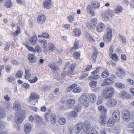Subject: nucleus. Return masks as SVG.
<instances>
[{
  "instance_id": "5fc2aeb1",
  "label": "nucleus",
  "mask_w": 134,
  "mask_h": 134,
  "mask_svg": "<svg viewBox=\"0 0 134 134\" xmlns=\"http://www.w3.org/2000/svg\"><path fill=\"white\" fill-rule=\"evenodd\" d=\"M82 90L80 88L77 87L74 89L72 92L74 93H79L81 92Z\"/></svg>"
},
{
  "instance_id": "423d86ee",
  "label": "nucleus",
  "mask_w": 134,
  "mask_h": 134,
  "mask_svg": "<svg viewBox=\"0 0 134 134\" xmlns=\"http://www.w3.org/2000/svg\"><path fill=\"white\" fill-rule=\"evenodd\" d=\"M82 129L84 132L90 131L91 130V124L90 122L88 121H86L83 123L82 122Z\"/></svg>"
},
{
  "instance_id": "6e6d98bb",
  "label": "nucleus",
  "mask_w": 134,
  "mask_h": 134,
  "mask_svg": "<svg viewBox=\"0 0 134 134\" xmlns=\"http://www.w3.org/2000/svg\"><path fill=\"white\" fill-rule=\"evenodd\" d=\"M79 42L77 41H76L74 44V47L72 48H74L75 49H77L79 47Z\"/></svg>"
},
{
  "instance_id": "1a4fd4ad",
  "label": "nucleus",
  "mask_w": 134,
  "mask_h": 134,
  "mask_svg": "<svg viewBox=\"0 0 134 134\" xmlns=\"http://www.w3.org/2000/svg\"><path fill=\"white\" fill-rule=\"evenodd\" d=\"M82 122H80L77 124L74 127V132L76 134H78L82 129Z\"/></svg>"
},
{
  "instance_id": "39448f33",
  "label": "nucleus",
  "mask_w": 134,
  "mask_h": 134,
  "mask_svg": "<svg viewBox=\"0 0 134 134\" xmlns=\"http://www.w3.org/2000/svg\"><path fill=\"white\" fill-rule=\"evenodd\" d=\"M117 104V100L113 98L108 99L105 104V106L109 108H113L115 107Z\"/></svg>"
},
{
  "instance_id": "052dcab7",
  "label": "nucleus",
  "mask_w": 134,
  "mask_h": 134,
  "mask_svg": "<svg viewBox=\"0 0 134 134\" xmlns=\"http://www.w3.org/2000/svg\"><path fill=\"white\" fill-rule=\"evenodd\" d=\"M38 79L37 77H35L33 79H30L29 80V81L31 83H33L36 82L38 80Z\"/></svg>"
},
{
  "instance_id": "2eb2a0df",
  "label": "nucleus",
  "mask_w": 134,
  "mask_h": 134,
  "mask_svg": "<svg viewBox=\"0 0 134 134\" xmlns=\"http://www.w3.org/2000/svg\"><path fill=\"white\" fill-rule=\"evenodd\" d=\"M38 41L40 45L43 48L45 49L47 48V41L46 40L44 39H40L38 40Z\"/></svg>"
},
{
  "instance_id": "4468645a",
  "label": "nucleus",
  "mask_w": 134,
  "mask_h": 134,
  "mask_svg": "<svg viewBox=\"0 0 134 134\" xmlns=\"http://www.w3.org/2000/svg\"><path fill=\"white\" fill-rule=\"evenodd\" d=\"M105 28L104 24L102 23H99L96 26L97 31L99 32H102Z\"/></svg>"
},
{
  "instance_id": "8fccbe9b",
  "label": "nucleus",
  "mask_w": 134,
  "mask_h": 134,
  "mask_svg": "<svg viewBox=\"0 0 134 134\" xmlns=\"http://www.w3.org/2000/svg\"><path fill=\"white\" fill-rule=\"evenodd\" d=\"M109 75V73L106 70L103 72L101 74V76L103 78H105L108 76Z\"/></svg>"
},
{
  "instance_id": "4c0bfd02",
  "label": "nucleus",
  "mask_w": 134,
  "mask_h": 134,
  "mask_svg": "<svg viewBox=\"0 0 134 134\" xmlns=\"http://www.w3.org/2000/svg\"><path fill=\"white\" fill-rule=\"evenodd\" d=\"M119 36L120 41L123 44H125L126 42V38L124 36L120 35H119Z\"/></svg>"
},
{
  "instance_id": "f03ea898",
  "label": "nucleus",
  "mask_w": 134,
  "mask_h": 134,
  "mask_svg": "<svg viewBox=\"0 0 134 134\" xmlns=\"http://www.w3.org/2000/svg\"><path fill=\"white\" fill-rule=\"evenodd\" d=\"M115 91L114 88L112 87H110L104 90L103 92L104 98L106 99L111 98Z\"/></svg>"
},
{
  "instance_id": "6ab92c4d",
  "label": "nucleus",
  "mask_w": 134,
  "mask_h": 134,
  "mask_svg": "<svg viewBox=\"0 0 134 134\" xmlns=\"http://www.w3.org/2000/svg\"><path fill=\"white\" fill-rule=\"evenodd\" d=\"M120 97L124 99H129L130 98V95L124 91H122L120 93Z\"/></svg>"
},
{
  "instance_id": "de8ad7c7",
  "label": "nucleus",
  "mask_w": 134,
  "mask_h": 134,
  "mask_svg": "<svg viewBox=\"0 0 134 134\" xmlns=\"http://www.w3.org/2000/svg\"><path fill=\"white\" fill-rule=\"evenodd\" d=\"M97 51L96 50L93 52V54L92 55V59L94 60V61H95L96 60V58L97 57Z\"/></svg>"
},
{
  "instance_id": "79ce46f5",
  "label": "nucleus",
  "mask_w": 134,
  "mask_h": 134,
  "mask_svg": "<svg viewBox=\"0 0 134 134\" xmlns=\"http://www.w3.org/2000/svg\"><path fill=\"white\" fill-rule=\"evenodd\" d=\"M24 45L29 51L34 52L35 51V49L33 47L30 46L26 43H25Z\"/></svg>"
},
{
  "instance_id": "bf43d9fd",
  "label": "nucleus",
  "mask_w": 134,
  "mask_h": 134,
  "mask_svg": "<svg viewBox=\"0 0 134 134\" xmlns=\"http://www.w3.org/2000/svg\"><path fill=\"white\" fill-rule=\"evenodd\" d=\"M42 35L43 37L46 38H48L50 37L49 35L46 32H43L42 33Z\"/></svg>"
},
{
  "instance_id": "20e7f679",
  "label": "nucleus",
  "mask_w": 134,
  "mask_h": 134,
  "mask_svg": "<svg viewBox=\"0 0 134 134\" xmlns=\"http://www.w3.org/2000/svg\"><path fill=\"white\" fill-rule=\"evenodd\" d=\"M81 110V107L76 105L72 111H71L68 114L69 117L76 118L77 116L78 112L80 111Z\"/></svg>"
},
{
  "instance_id": "4d7b16f0",
  "label": "nucleus",
  "mask_w": 134,
  "mask_h": 134,
  "mask_svg": "<svg viewBox=\"0 0 134 134\" xmlns=\"http://www.w3.org/2000/svg\"><path fill=\"white\" fill-rule=\"evenodd\" d=\"M15 80V78L14 77L12 76H10L7 78V81L9 82H11L14 81Z\"/></svg>"
},
{
  "instance_id": "b1692460",
  "label": "nucleus",
  "mask_w": 134,
  "mask_h": 134,
  "mask_svg": "<svg viewBox=\"0 0 134 134\" xmlns=\"http://www.w3.org/2000/svg\"><path fill=\"white\" fill-rule=\"evenodd\" d=\"M28 58L30 62L31 63H34L36 61V57L34 55L31 54H29L28 55Z\"/></svg>"
},
{
  "instance_id": "680f3d73",
  "label": "nucleus",
  "mask_w": 134,
  "mask_h": 134,
  "mask_svg": "<svg viewBox=\"0 0 134 134\" xmlns=\"http://www.w3.org/2000/svg\"><path fill=\"white\" fill-rule=\"evenodd\" d=\"M111 58L113 60L116 61L118 58V57L116 54H114L112 55Z\"/></svg>"
},
{
  "instance_id": "9b49d317",
  "label": "nucleus",
  "mask_w": 134,
  "mask_h": 134,
  "mask_svg": "<svg viewBox=\"0 0 134 134\" xmlns=\"http://www.w3.org/2000/svg\"><path fill=\"white\" fill-rule=\"evenodd\" d=\"M76 102L75 100L74 99H69L66 102V104L69 109H71L73 106Z\"/></svg>"
},
{
  "instance_id": "c85d7f7f",
  "label": "nucleus",
  "mask_w": 134,
  "mask_h": 134,
  "mask_svg": "<svg viewBox=\"0 0 134 134\" xmlns=\"http://www.w3.org/2000/svg\"><path fill=\"white\" fill-rule=\"evenodd\" d=\"M123 10L122 7L120 5H118L116 6V8L114 10L115 13L117 14L122 12Z\"/></svg>"
},
{
  "instance_id": "c756f323",
  "label": "nucleus",
  "mask_w": 134,
  "mask_h": 134,
  "mask_svg": "<svg viewBox=\"0 0 134 134\" xmlns=\"http://www.w3.org/2000/svg\"><path fill=\"white\" fill-rule=\"evenodd\" d=\"M51 122L53 124H55L56 122V117L54 113L51 115Z\"/></svg>"
},
{
  "instance_id": "e433bc0d",
  "label": "nucleus",
  "mask_w": 134,
  "mask_h": 134,
  "mask_svg": "<svg viewBox=\"0 0 134 134\" xmlns=\"http://www.w3.org/2000/svg\"><path fill=\"white\" fill-rule=\"evenodd\" d=\"M103 101V98L102 96H99L97 101L96 103L98 105L102 104Z\"/></svg>"
},
{
  "instance_id": "37998d69",
  "label": "nucleus",
  "mask_w": 134,
  "mask_h": 134,
  "mask_svg": "<svg viewBox=\"0 0 134 134\" xmlns=\"http://www.w3.org/2000/svg\"><path fill=\"white\" fill-rule=\"evenodd\" d=\"M25 77L26 79L29 78L31 76V74L30 73V71L29 70H26L25 69Z\"/></svg>"
},
{
  "instance_id": "49530a36",
  "label": "nucleus",
  "mask_w": 134,
  "mask_h": 134,
  "mask_svg": "<svg viewBox=\"0 0 134 134\" xmlns=\"http://www.w3.org/2000/svg\"><path fill=\"white\" fill-rule=\"evenodd\" d=\"M58 122L61 125H64L66 122V119L64 118H61L59 120Z\"/></svg>"
},
{
  "instance_id": "603ef678",
  "label": "nucleus",
  "mask_w": 134,
  "mask_h": 134,
  "mask_svg": "<svg viewBox=\"0 0 134 134\" xmlns=\"http://www.w3.org/2000/svg\"><path fill=\"white\" fill-rule=\"evenodd\" d=\"M115 120L113 118H110L109 119L108 122V124H111V125H113L115 124Z\"/></svg>"
},
{
  "instance_id": "09e8293b",
  "label": "nucleus",
  "mask_w": 134,
  "mask_h": 134,
  "mask_svg": "<svg viewBox=\"0 0 134 134\" xmlns=\"http://www.w3.org/2000/svg\"><path fill=\"white\" fill-rule=\"evenodd\" d=\"M52 114L51 112L46 113L45 116V117L47 121H49V119L51 117V115Z\"/></svg>"
},
{
  "instance_id": "69168bd1",
  "label": "nucleus",
  "mask_w": 134,
  "mask_h": 134,
  "mask_svg": "<svg viewBox=\"0 0 134 134\" xmlns=\"http://www.w3.org/2000/svg\"><path fill=\"white\" fill-rule=\"evenodd\" d=\"M10 46V43L8 42L7 43L5 46L4 49L5 51H8L9 50Z\"/></svg>"
},
{
  "instance_id": "4be33fe9",
  "label": "nucleus",
  "mask_w": 134,
  "mask_h": 134,
  "mask_svg": "<svg viewBox=\"0 0 134 134\" xmlns=\"http://www.w3.org/2000/svg\"><path fill=\"white\" fill-rule=\"evenodd\" d=\"M91 102L92 103L94 102L96 100V97L95 94L93 93H90L88 94Z\"/></svg>"
},
{
  "instance_id": "412c9836",
  "label": "nucleus",
  "mask_w": 134,
  "mask_h": 134,
  "mask_svg": "<svg viewBox=\"0 0 134 134\" xmlns=\"http://www.w3.org/2000/svg\"><path fill=\"white\" fill-rule=\"evenodd\" d=\"M106 114L101 113L100 117L99 119V121L101 124H104L105 123Z\"/></svg>"
},
{
  "instance_id": "0eeeda50",
  "label": "nucleus",
  "mask_w": 134,
  "mask_h": 134,
  "mask_svg": "<svg viewBox=\"0 0 134 134\" xmlns=\"http://www.w3.org/2000/svg\"><path fill=\"white\" fill-rule=\"evenodd\" d=\"M122 116L125 121H129L130 119V114L129 111L126 109L124 110L122 112Z\"/></svg>"
},
{
  "instance_id": "3c124183",
  "label": "nucleus",
  "mask_w": 134,
  "mask_h": 134,
  "mask_svg": "<svg viewBox=\"0 0 134 134\" xmlns=\"http://www.w3.org/2000/svg\"><path fill=\"white\" fill-rule=\"evenodd\" d=\"M73 57L76 59H80V54L77 52H74L73 55Z\"/></svg>"
},
{
  "instance_id": "dca6fc26",
  "label": "nucleus",
  "mask_w": 134,
  "mask_h": 134,
  "mask_svg": "<svg viewBox=\"0 0 134 134\" xmlns=\"http://www.w3.org/2000/svg\"><path fill=\"white\" fill-rule=\"evenodd\" d=\"M112 37V36L105 34L103 36V40L107 43L110 42L111 41Z\"/></svg>"
},
{
  "instance_id": "7ed1b4c3",
  "label": "nucleus",
  "mask_w": 134,
  "mask_h": 134,
  "mask_svg": "<svg viewBox=\"0 0 134 134\" xmlns=\"http://www.w3.org/2000/svg\"><path fill=\"white\" fill-rule=\"evenodd\" d=\"M79 100L86 107H88L90 104V99L87 94L83 93L80 97Z\"/></svg>"
},
{
  "instance_id": "5701e85b",
  "label": "nucleus",
  "mask_w": 134,
  "mask_h": 134,
  "mask_svg": "<svg viewBox=\"0 0 134 134\" xmlns=\"http://www.w3.org/2000/svg\"><path fill=\"white\" fill-rule=\"evenodd\" d=\"M39 98V96L35 93H32L31 94L30 97V100H29V102H31L32 100L37 99Z\"/></svg>"
},
{
  "instance_id": "6e6552de",
  "label": "nucleus",
  "mask_w": 134,
  "mask_h": 134,
  "mask_svg": "<svg viewBox=\"0 0 134 134\" xmlns=\"http://www.w3.org/2000/svg\"><path fill=\"white\" fill-rule=\"evenodd\" d=\"M112 117L116 121H118L120 119V114L119 111L118 110H114L113 112Z\"/></svg>"
},
{
  "instance_id": "cd10ccee",
  "label": "nucleus",
  "mask_w": 134,
  "mask_h": 134,
  "mask_svg": "<svg viewBox=\"0 0 134 134\" xmlns=\"http://www.w3.org/2000/svg\"><path fill=\"white\" fill-rule=\"evenodd\" d=\"M5 111L4 109L0 107V119L4 118L6 116Z\"/></svg>"
},
{
  "instance_id": "f257e3e1",
  "label": "nucleus",
  "mask_w": 134,
  "mask_h": 134,
  "mask_svg": "<svg viewBox=\"0 0 134 134\" xmlns=\"http://www.w3.org/2000/svg\"><path fill=\"white\" fill-rule=\"evenodd\" d=\"M13 109L17 111L16 114V118L15 121L18 125L15 127L18 131L20 130V126L19 125L21 124L25 118V111L24 110H21V107L19 102L18 100H15L14 103Z\"/></svg>"
},
{
  "instance_id": "c9c22d12",
  "label": "nucleus",
  "mask_w": 134,
  "mask_h": 134,
  "mask_svg": "<svg viewBox=\"0 0 134 134\" xmlns=\"http://www.w3.org/2000/svg\"><path fill=\"white\" fill-rule=\"evenodd\" d=\"M12 3L11 1L10 0H8L6 1L5 6L7 8H10L12 6Z\"/></svg>"
},
{
  "instance_id": "f704fd0d",
  "label": "nucleus",
  "mask_w": 134,
  "mask_h": 134,
  "mask_svg": "<svg viewBox=\"0 0 134 134\" xmlns=\"http://www.w3.org/2000/svg\"><path fill=\"white\" fill-rule=\"evenodd\" d=\"M97 82L96 81H92L89 83V86L91 88H94L97 86Z\"/></svg>"
},
{
  "instance_id": "473e14b6",
  "label": "nucleus",
  "mask_w": 134,
  "mask_h": 134,
  "mask_svg": "<svg viewBox=\"0 0 134 134\" xmlns=\"http://www.w3.org/2000/svg\"><path fill=\"white\" fill-rule=\"evenodd\" d=\"M98 109L99 110L102 112V113L103 114H107V109L105 108L104 106L102 105L99 106L98 107Z\"/></svg>"
},
{
  "instance_id": "0e129e2a",
  "label": "nucleus",
  "mask_w": 134,
  "mask_h": 134,
  "mask_svg": "<svg viewBox=\"0 0 134 134\" xmlns=\"http://www.w3.org/2000/svg\"><path fill=\"white\" fill-rule=\"evenodd\" d=\"M97 19L96 18H93L91 20V23L95 25L97 23Z\"/></svg>"
},
{
  "instance_id": "393cba45",
  "label": "nucleus",
  "mask_w": 134,
  "mask_h": 134,
  "mask_svg": "<svg viewBox=\"0 0 134 134\" xmlns=\"http://www.w3.org/2000/svg\"><path fill=\"white\" fill-rule=\"evenodd\" d=\"M52 2L49 1L47 0L43 2V5L44 7L47 9H49L51 8Z\"/></svg>"
},
{
  "instance_id": "bb28decb",
  "label": "nucleus",
  "mask_w": 134,
  "mask_h": 134,
  "mask_svg": "<svg viewBox=\"0 0 134 134\" xmlns=\"http://www.w3.org/2000/svg\"><path fill=\"white\" fill-rule=\"evenodd\" d=\"M37 38L36 36H34L30 39V41L31 44L33 46H35L37 43Z\"/></svg>"
},
{
  "instance_id": "58836bf2",
  "label": "nucleus",
  "mask_w": 134,
  "mask_h": 134,
  "mask_svg": "<svg viewBox=\"0 0 134 134\" xmlns=\"http://www.w3.org/2000/svg\"><path fill=\"white\" fill-rule=\"evenodd\" d=\"M74 32L76 36H78L81 34L80 30L79 29H76L74 30Z\"/></svg>"
},
{
  "instance_id": "7c9ffc66",
  "label": "nucleus",
  "mask_w": 134,
  "mask_h": 134,
  "mask_svg": "<svg viewBox=\"0 0 134 134\" xmlns=\"http://www.w3.org/2000/svg\"><path fill=\"white\" fill-rule=\"evenodd\" d=\"M115 85L116 87L120 89H123L125 87V85L121 82L116 83Z\"/></svg>"
},
{
  "instance_id": "774afa93",
  "label": "nucleus",
  "mask_w": 134,
  "mask_h": 134,
  "mask_svg": "<svg viewBox=\"0 0 134 134\" xmlns=\"http://www.w3.org/2000/svg\"><path fill=\"white\" fill-rule=\"evenodd\" d=\"M129 128H132L134 127V121H132L129 123L127 126Z\"/></svg>"
},
{
  "instance_id": "a18cd8bd",
  "label": "nucleus",
  "mask_w": 134,
  "mask_h": 134,
  "mask_svg": "<svg viewBox=\"0 0 134 134\" xmlns=\"http://www.w3.org/2000/svg\"><path fill=\"white\" fill-rule=\"evenodd\" d=\"M35 120L38 123L41 122L42 121V119L40 116L38 115H35Z\"/></svg>"
},
{
  "instance_id": "a878e982",
  "label": "nucleus",
  "mask_w": 134,
  "mask_h": 134,
  "mask_svg": "<svg viewBox=\"0 0 134 134\" xmlns=\"http://www.w3.org/2000/svg\"><path fill=\"white\" fill-rule=\"evenodd\" d=\"M91 4L92 7L94 9L99 8L100 6L99 4L96 2H91Z\"/></svg>"
},
{
  "instance_id": "ddd939ff",
  "label": "nucleus",
  "mask_w": 134,
  "mask_h": 134,
  "mask_svg": "<svg viewBox=\"0 0 134 134\" xmlns=\"http://www.w3.org/2000/svg\"><path fill=\"white\" fill-rule=\"evenodd\" d=\"M49 49L51 51L58 52H59L58 49L56 48L54 44L52 43H49L48 44Z\"/></svg>"
},
{
  "instance_id": "f8f14e48",
  "label": "nucleus",
  "mask_w": 134,
  "mask_h": 134,
  "mask_svg": "<svg viewBox=\"0 0 134 134\" xmlns=\"http://www.w3.org/2000/svg\"><path fill=\"white\" fill-rule=\"evenodd\" d=\"M24 130L25 133L28 134L31 131V124L29 123L25 124L24 125Z\"/></svg>"
},
{
  "instance_id": "a19ab883",
  "label": "nucleus",
  "mask_w": 134,
  "mask_h": 134,
  "mask_svg": "<svg viewBox=\"0 0 134 134\" xmlns=\"http://www.w3.org/2000/svg\"><path fill=\"white\" fill-rule=\"evenodd\" d=\"M35 51L34 52H37L38 53H41L42 51V49L38 45H36L35 47Z\"/></svg>"
},
{
  "instance_id": "c03bdc74",
  "label": "nucleus",
  "mask_w": 134,
  "mask_h": 134,
  "mask_svg": "<svg viewBox=\"0 0 134 134\" xmlns=\"http://www.w3.org/2000/svg\"><path fill=\"white\" fill-rule=\"evenodd\" d=\"M106 32L105 34L112 36V30L111 28L109 27H107L106 29Z\"/></svg>"
},
{
  "instance_id": "e2e57ef3",
  "label": "nucleus",
  "mask_w": 134,
  "mask_h": 134,
  "mask_svg": "<svg viewBox=\"0 0 134 134\" xmlns=\"http://www.w3.org/2000/svg\"><path fill=\"white\" fill-rule=\"evenodd\" d=\"M87 26L89 29L92 30L95 28V25L92 24L91 23V24H89Z\"/></svg>"
},
{
  "instance_id": "ea45409f",
  "label": "nucleus",
  "mask_w": 134,
  "mask_h": 134,
  "mask_svg": "<svg viewBox=\"0 0 134 134\" xmlns=\"http://www.w3.org/2000/svg\"><path fill=\"white\" fill-rule=\"evenodd\" d=\"M107 13L106 12H103L102 14L103 19L105 20H109V18L107 14Z\"/></svg>"
},
{
  "instance_id": "13d9d810",
  "label": "nucleus",
  "mask_w": 134,
  "mask_h": 134,
  "mask_svg": "<svg viewBox=\"0 0 134 134\" xmlns=\"http://www.w3.org/2000/svg\"><path fill=\"white\" fill-rule=\"evenodd\" d=\"M67 19L69 22L71 23L74 20V16L73 15H70L68 17Z\"/></svg>"
},
{
  "instance_id": "a211bd4d",
  "label": "nucleus",
  "mask_w": 134,
  "mask_h": 134,
  "mask_svg": "<svg viewBox=\"0 0 134 134\" xmlns=\"http://www.w3.org/2000/svg\"><path fill=\"white\" fill-rule=\"evenodd\" d=\"M56 63L51 62L49 63L48 64L49 66L54 71H56L59 70L58 67L55 65H56Z\"/></svg>"
},
{
  "instance_id": "864d4df0",
  "label": "nucleus",
  "mask_w": 134,
  "mask_h": 134,
  "mask_svg": "<svg viewBox=\"0 0 134 134\" xmlns=\"http://www.w3.org/2000/svg\"><path fill=\"white\" fill-rule=\"evenodd\" d=\"M5 126V123L2 120H0V130L4 129Z\"/></svg>"
},
{
  "instance_id": "72a5a7b5",
  "label": "nucleus",
  "mask_w": 134,
  "mask_h": 134,
  "mask_svg": "<svg viewBox=\"0 0 134 134\" xmlns=\"http://www.w3.org/2000/svg\"><path fill=\"white\" fill-rule=\"evenodd\" d=\"M23 74V73L22 71L19 70L18 71L15 76L17 78H20L22 77Z\"/></svg>"
},
{
  "instance_id": "2f4dec72",
  "label": "nucleus",
  "mask_w": 134,
  "mask_h": 134,
  "mask_svg": "<svg viewBox=\"0 0 134 134\" xmlns=\"http://www.w3.org/2000/svg\"><path fill=\"white\" fill-rule=\"evenodd\" d=\"M20 32V29L19 26H17V30L15 32H13L12 34L14 37L17 36Z\"/></svg>"
},
{
  "instance_id": "9d476101",
  "label": "nucleus",
  "mask_w": 134,
  "mask_h": 134,
  "mask_svg": "<svg viewBox=\"0 0 134 134\" xmlns=\"http://www.w3.org/2000/svg\"><path fill=\"white\" fill-rule=\"evenodd\" d=\"M114 81V80L111 77L105 79L102 84V86L110 85Z\"/></svg>"
},
{
  "instance_id": "aec40b11",
  "label": "nucleus",
  "mask_w": 134,
  "mask_h": 134,
  "mask_svg": "<svg viewBox=\"0 0 134 134\" xmlns=\"http://www.w3.org/2000/svg\"><path fill=\"white\" fill-rule=\"evenodd\" d=\"M87 13L91 15L92 16L94 15V12L93 8L90 5H87L86 7Z\"/></svg>"
},
{
  "instance_id": "f3484780",
  "label": "nucleus",
  "mask_w": 134,
  "mask_h": 134,
  "mask_svg": "<svg viewBox=\"0 0 134 134\" xmlns=\"http://www.w3.org/2000/svg\"><path fill=\"white\" fill-rule=\"evenodd\" d=\"M46 20V16L43 14L39 15L37 18V21L40 23H44Z\"/></svg>"
},
{
  "instance_id": "338daca9",
  "label": "nucleus",
  "mask_w": 134,
  "mask_h": 134,
  "mask_svg": "<svg viewBox=\"0 0 134 134\" xmlns=\"http://www.w3.org/2000/svg\"><path fill=\"white\" fill-rule=\"evenodd\" d=\"M35 115L33 116H30L29 118V120L31 122H33L35 120Z\"/></svg>"
}]
</instances>
